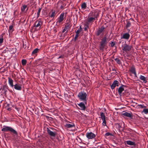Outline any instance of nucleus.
<instances>
[{
  "label": "nucleus",
  "instance_id": "393cba45",
  "mask_svg": "<svg viewBox=\"0 0 148 148\" xmlns=\"http://www.w3.org/2000/svg\"><path fill=\"white\" fill-rule=\"evenodd\" d=\"M14 31L13 25H11L9 26L8 32L9 33H12Z\"/></svg>",
  "mask_w": 148,
  "mask_h": 148
},
{
  "label": "nucleus",
  "instance_id": "bf43d9fd",
  "mask_svg": "<svg viewBox=\"0 0 148 148\" xmlns=\"http://www.w3.org/2000/svg\"><path fill=\"white\" fill-rule=\"evenodd\" d=\"M121 43V42H119V43Z\"/></svg>",
  "mask_w": 148,
  "mask_h": 148
},
{
  "label": "nucleus",
  "instance_id": "c756f323",
  "mask_svg": "<svg viewBox=\"0 0 148 148\" xmlns=\"http://www.w3.org/2000/svg\"><path fill=\"white\" fill-rule=\"evenodd\" d=\"M131 26V23L128 21H127V24L125 26V28L127 29Z\"/></svg>",
  "mask_w": 148,
  "mask_h": 148
},
{
  "label": "nucleus",
  "instance_id": "7ed1b4c3",
  "mask_svg": "<svg viewBox=\"0 0 148 148\" xmlns=\"http://www.w3.org/2000/svg\"><path fill=\"white\" fill-rule=\"evenodd\" d=\"M107 39V38L106 36H104L101 39L99 46V48L101 51H103L105 47L107 45L108 43Z\"/></svg>",
  "mask_w": 148,
  "mask_h": 148
},
{
  "label": "nucleus",
  "instance_id": "f03ea898",
  "mask_svg": "<svg viewBox=\"0 0 148 148\" xmlns=\"http://www.w3.org/2000/svg\"><path fill=\"white\" fill-rule=\"evenodd\" d=\"M3 127V128L1 130L2 132H5L9 131L14 135L17 136H18L17 132L12 127L5 125H4Z\"/></svg>",
  "mask_w": 148,
  "mask_h": 148
},
{
  "label": "nucleus",
  "instance_id": "473e14b6",
  "mask_svg": "<svg viewBox=\"0 0 148 148\" xmlns=\"http://www.w3.org/2000/svg\"><path fill=\"white\" fill-rule=\"evenodd\" d=\"M100 116L102 120L105 119V116L104 113L103 112H101Z\"/></svg>",
  "mask_w": 148,
  "mask_h": 148
},
{
  "label": "nucleus",
  "instance_id": "f257e3e1",
  "mask_svg": "<svg viewBox=\"0 0 148 148\" xmlns=\"http://www.w3.org/2000/svg\"><path fill=\"white\" fill-rule=\"evenodd\" d=\"M98 16V14H97L94 13L92 15V17L88 18L87 20L85 22L84 25L85 27L84 28V31L88 33V27L90 23L93 22L95 20V18H97Z\"/></svg>",
  "mask_w": 148,
  "mask_h": 148
},
{
  "label": "nucleus",
  "instance_id": "37998d69",
  "mask_svg": "<svg viewBox=\"0 0 148 148\" xmlns=\"http://www.w3.org/2000/svg\"><path fill=\"white\" fill-rule=\"evenodd\" d=\"M102 120L103 121V123H102L103 125V126H106V119H103Z\"/></svg>",
  "mask_w": 148,
  "mask_h": 148
},
{
  "label": "nucleus",
  "instance_id": "4468645a",
  "mask_svg": "<svg viewBox=\"0 0 148 148\" xmlns=\"http://www.w3.org/2000/svg\"><path fill=\"white\" fill-rule=\"evenodd\" d=\"M130 37V35L128 33H125L121 37V39H124L128 40Z\"/></svg>",
  "mask_w": 148,
  "mask_h": 148
},
{
  "label": "nucleus",
  "instance_id": "6e6552de",
  "mask_svg": "<svg viewBox=\"0 0 148 148\" xmlns=\"http://www.w3.org/2000/svg\"><path fill=\"white\" fill-rule=\"evenodd\" d=\"M105 29V28L103 26H102L100 28H99L96 33V35L97 36H99L100 35L103 34Z\"/></svg>",
  "mask_w": 148,
  "mask_h": 148
},
{
  "label": "nucleus",
  "instance_id": "a18cd8bd",
  "mask_svg": "<svg viewBox=\"0 0 148 148\" xmlns=\"http://www.w3.org/2000/svg\"><path fill=\"white\" fill-rule=\"evenodd\" d=\"M140 108H144L145 107V106H144L143 105H140Z\"/></svg>",
  "mask_w": 148,
  "mask_h": 148
},
{
  "label": "nucleus",
  "instance_id": "5701e85b",
  "mask_svg": "<svg viewBox=\"0 0 148 148\" xmlns=\"http://www.w3.org/2000/svg\"><path fill=\"white\" fill-rule=\"evenodd\" d=\"M126 144L130 146H135V143L132 142L130 140H127L126 141Z\"/></svg>",
  "mask_w": 148,
  "mask_h": 148
},
{
  "label": "nucleus",
  "instance_id": "f704fd0d",
  "mask_svg": "<svg viewBox=\"0 0 148 148\" xmlns=\"http://www.w3.org/2000/svg\"><path fill=\"white\" fill-rule=\"evenodd\" d=\"M27 63V61L23 59L21 61V63L23 66H25Z\"/></svg>",
  "mask_w": 148,
  "mask_h": 148
},
{
  "label": "nucleus",
  "instance_id": "1a4fd4ad",
  "mask_svg": "<svg viewBox=\"0 0 148 148\" xmlns=\"http://www.w3.org/2000/svg\"><path fill=\"white\" fill-rule=\"evenodd\" d=\"M65 5V4L64 2H59L58 3L57 8L59 9H63Z\"/></svg>",
  "mask_w": 148,
  "mask_h": 148
},
{
  "label": "nucleus",
  "instance_id": "0eeeda50",
  "mask_svg": "<svg viewBox=\"0 0 148 148\" xmlns=\"http://www.w3.org/2000/svg\"><path fill=\"white\" fill-rule=\"evenodd\" d=\"M8 88V87L7 85H3L0 88V91L1 90L0 93L1 94L6 95Z\"/></svg>",
  "mask_w": 148,
  "mask_h": 148
},
{
  "label": "nucleus",
  "instance_id": "e2e57ef3",
  "mask_svg": "<svg viewBox=\"0 0 148 148\" xmlns=\"http://www.w3.org/2000/svg\"><path fill=\"white\" fill-rule=\"evenodd\" d=\"M83 47H82V49H83Z\"/></svg>",
  "mask_w": 148,
  "mask_h": 148
},
{
  "label": "nucleus",
  "instance_id": "b1692460",
  "mask_svg": "<svg viewBox=\"0 0 148 148\" xmlns=\"http://www.w3.org/2000/svg\"><path fill=\"white\" fill-rule=\"evenodd\" d=\"M79 107H78L79 109L83 110V102H82L79 103H77Z\"/></svg>",
  "mask_w": 148,
  "mask_h": 148
},
{
  "label": "nucleus",
  "instance_id": "e433bc0d",
  "mask_svg": "<svg viewBox=\"0 0 148 148\" xmlns=\"http://www.w3.org/2000/svg\"><path fill=\"white\" fill-rule=\"evenodd\" d=\"M41 9H42V8H39L38 9V12H37V18H38L39 17V16H40V12H41Z\"/></svg>",
  "mask_w": 148,
  "mask_h": 148
},
{
  "label": "nucleus",
  "instance_id": "ddd939ff",
  "mask_svg": "<svg viewBox=\"0 0 148 148\" xmlns=\"http://www.w3.org/2000/svg\"><path fill=\"white\" fill-rule=\"evenodd\" d=\"M119 83L118 81L116 80H115L111 85V88L112 89H114L116 86H119Z\"/></svg>",
  "mask_w": 148,
  "mask_h": 148
},
{
  "label": "nucleus",
  "instance_id": "09e8293b",
  "mask_svg": "<svg viewBox=\"0 0 148 148\" xmlns=\"http://www.w3.org/2000/svg\"><path fill=\"white\" fill-rule=\"evenodd\" d=\"M133 74H134L135 77H137V78L138 77L136 75V72H135V73H134Z\"/></svg>",
  "mask_w": 148,
  "mask_h": 148
},
{
  "label": "nucleus",
  "instance_id": "8fccbe9b",
  "mask_svg": "<svg viewBox=\"0 0 148 148\" xmlns=\"http://www.w3.org/2000/svg\"><path fill=\"white\" fill-rule=\"evenodd\" d=\"M81 8L82 9L83 8V3H82L81 5Z\"/></svg>",
  "mask_w": 148,
  "mask_h": 148
},
{
  "label": "nucleus",
  "instance_id": "cd10ccee",
  "mask_svg": "<svg viewBox=\"0 0 148 148\" xmlns=\"http://www.w3.org/2000/svg\"><path fill=\"white\" fill-rule=\"evenodd\" d=\"M66 127L67 128H72L74 127L75 125L73 123L67 124L66 125Z\"/></svg>",
  "mask_w": 148,
  "mask_h": 148
},
{
  "label": "nucleus",
  "instance_id": "412c9836",
  "mask_svg": "<svg viewBox=\"0 0 148 148\" xmlns=\"http://www.w3.org/2000/svg\"><path fill=\"white\" fill-rule=\"evenodd\" d=\"M14 88L16 90H20L22 89V88L19 84H16L14 85Z\"/></svg>",
  "mask_w": 148,
  "mask_h": 148
},
{
  "label": "nucleus",
  "instance_id": "4c0bfd02",
  "mask_svg": "<svg viewBox=\"0 0 148 148\" xmlns=\"http://www.w3.org/2000/svg\"><path fill=\"white\" fill-rule=\"evenodd\" d=\"M142 112H144L145 114H148V109H144Z\"/></svg>",
  "mask_w": 148,
  "mask_h": 148
},
{
  "label": "nucleus",
  "instance_id": "4be33fe9",
  "mask_svg": "<svg viewBox=\"0 0 148 148\" xmlns=\"http://www.w3.org/2000/svg\"><path fill=\"white\" fill-rule=\"evenodd\" d=\"M8 80L9 84L11 87H13L14 86L13 84V80L11 78L9 77L8 78Z\"/></svg>",
  "mask_w": 148,
  "mask_h": 148
},
{
  "label": "nucleus",
  "instance_id": "a19ab883",
  "mask_svg": "<svg viewBox=\"0 0 148 148\" xmlns=\"http://www.w3.org/2000/svg\"><path fill=\"white\" fill-rule=\"evenodd\" d=\"M111 43H110V44L111 46V47H114L115 44V42L111 41Z\"/></svg>",
  "mask_w": 148,
  "mask_h": 148
},
{
  "label": "nucleus",
  "instance_id": "f8f14e48",
  "mask_svg": "<svg viewBox=\"0 0 148 148\" xmlns=\"http://www.w3.org/2000/svg\"><path fill=\"white\" fill-rule=\"evenodd\" d=\"M47 132L48 134L50 136L54 137L56 136V134L55 132L51 131L48 128H47Z\"/></svg>",
  "mask_w": 148,
  "mask_h": 148
},
{
  "label": "nucleus",
  "instance_id": "a878e982",
  "mask_svg": "<svg viewBox=\"0 0 148 148\" xmlns=\"http://www.w3.org/2000/svg\"><path fill=\"white\" fill-rule=\"evenodd\" d=\"M8 51L12 52V54H14L16 51V48H10L9 49Z\"/></svg>",
  "mask_w": 148,
  "mask_h": 148
},
{
  "label": "nucleus",
  "instance_id": "a211bd4d",
  "mask_svg": "<svg viewBox=\"0 0 148 148\" xmlns=\"http://www.w3.org/2000/svg\"><path fill=\"white\" fill-rule=\"evenodd\" d=\"M77 97L81 101L83 100V92L81 91L77 95Z\"/></svg>",
  "mask_w": 148,
  "mask_h": 148
},
{
  "label": "nucleus",
  "instance_id": "13d9d810",
  "mask_svg": "<svg viewBox=\"0 0 148 148\" xmlns=\"http://www.w3.org/2000/svg\"><path fill=\"white\" fill-rule=\"evenodd\" d=\"M88 110V109H87V110L86 109V111L87 112H88V111H87Z\"/></svg>",
  "mask_w": 148,
  "mask_h": 148
},
{
  "label": "nucleus",
  "instance_id": "603ef678",
  "mask_svg": "<svg viewBox=\"0 0 148 148\" xmlns=\"http://www.w3.org/2000/svg\"><path fill=\"white\" fill-rule=\"evenodd\" d=\"M8 110V111H10L11 110V109L10 108H8L7 109Z\"/></svg>",
  "mask_w": 148,
  "mask_h": 148
},
{
  "label": "nucleus",
  "instance_id": "58836bf2",
  "mask_svg": "<svg viewBox=\"0 0 148 148\" xmlns=\"http://www.w3.org/2000/svg\"><path fill=\"white\" fill-rule=\"evenodd\" d=\"M88 7H89V5H88L86 3L84 2V10L86 9Z\"/></svg>",
  "mask_w": 148,
  "mask_h": 148
},
{
  "label": "nucleus",
  "instance_id": "052dcab7",
  "mask_svg": "<svg viewBox=\"0 0 148 148\" xmlns=\"http://www.w3.org/2000/svg\"><path fill=\"white\" fill-rule=\"evenodd\" d=\"M7 106H9V104H8V105Z\"/></svg>",
  "mask_w": 148,
  "mask_h": 148
},
{
  "label": "nucleus",
  "instance_id": "c9c22d12",
  "mask_svg": "<svg viewBox=\"0 0 148 148\" xmlns=\"http://www.w3.org/2000/svg\"><path fill=\"white\" fill-rule=\"evenodd\" d=\"M85 83H86V84H84V87L88 86H89L90 85V82L88 81H86V82H85Z\"/></svg>",
  "mask_w": 148,
  "mask_h": 148
},
{
  "label": "nucleus",
  "instance_id": "4d7b16f0",
  "mask_svg": "<svg viewBox=\"0 0 148 148\" xmlns=\"http://www.w3.org/2000/svg\"><path fill=\"white\" fill-rule=\"evenodd\" d=\"M113 71H115L116 70L114 69H112Z\"/></svg>",
  "mask_w": 148,
  "mask_h": 148
},
{
  "label": "nucleus",
  "instance_id": "de8ad7c7",
  "mask_svg": "<svg viewBox=\"0 0 148 148\" xmlns=\"http://www.w3.org/2000/svg\"><path fill=\"white\" fill-rule=\"evenodd\" d=\"M63 58V56H60L59 58H58V59L61 58Z\"/></svg>",
  "mask_w": 148,
  "mask_h": 148
},
{
  "label": "nucleus",
  "instance_id": "3c124183",
  "mask_svg": "<svg viewBox=\"0 0 148 148\" xmlns=\"http://www.w3.org/2000/svg\"><path fill=\"white\" fill-rule=\"evenodd\" d=\"M53 30L55 32H56L57 31V30L56 29H54Z\"/></svg>",
  "mask_w": 148,
  "mask_h": 148
},
{
  "label": "nucleus",
  "instance_id": "9b49d317",
  "mask_svg": "<svg viewBox=\"0 0 148 148\" xmlns=\"http://www.w3.org/2000/svg\"><path fill=\"white\" fill-rule=\"evenodd\" d=\"M88 96L87 94L86 93H84V111L85 109H86V107L87 106V105L86 103V97ZM89 106L88 104V106Z\"/></svg>",
  "mask_w": 148,
  "mask_h": 148
},
{
  "label": "nucleus",
  "instance_id": "ea45409f",
  "mask_svg": "<svg viewBox=\"0 0 148 148\" xmlns=\"http://www.w3.org/2000/svg\"><path fill=\"white\" fill-rule=\"evenodd\" d=\"M82 28L81 27V26H80V27H79V28L76 31V32H77L78 31V34H79V33L81 32L82 31Z\"/></svg>",
  "mask_w": 148,
  "mask_h": 148
},
{
  "label": "nucleus",
  "instance_id": "c85d7f7f",
  "mask_svg": "<svg viewBox=\"0 0 148 148\" xmlns=\"http://www.w3.org/2000/svg\"><path fill=\"white\" fill-rule=\"evenodd\" d=\"M78 32H75L76 33V35H75V37L73 38V40L74 41H75L76 40H77V38L79 37V34H78Z\"/></svg>",
  "mask_w": 148,
  "mask_h": 148
},
{
  "label": "nucleus",
  "instance_id": "79ce46f5",
  "mask_svg": "<svg viewBox=\"0 0 148 148\" xmlns=\"http://www.w3.org/2000/svg\"><path fill=\"white\" fill-rule=\"evenodd\" d=\"M105 136H112V134L110 132H107L106 134H105Z\"/></svg>",
  "mask_w": 148,
  "mask_h": 148
},
{
  "label": "nucleus",
  "instance_id": "aec40b11",
  "mask_svg": "<svg viewBox=\"0 0 148 148\" xmlns=\"http://www.w3.org/2000/svg\"><path fill=\"white\" fill-rule=\"evenodd\" d=\"M140 79L144 83H146L147 82V77H145L143 76L140 75L139 77Z\"/></svg>",
  "mask_w": 148,
  "mask_h": 148
},
{
  "label": "nucleus",
  "instance_id": "6ab92c4d",
  "mask_svg": "<svg viewBox=\"0 0 148 148\" xmlns=\"http://www.w3.org/2000/svg\"><path fill=\"white\" fill-rule=\"evenodd\" d=\"M56 12L55 10H52L51 11L50 14L49 16L50 17L53 18V19L54 18L55 16H56Z\"/></svg>",
  "mask_w": 148,
  "mask_h": 148
},
{
  "label": "nucleus",
  "instance_id": "2eb2a0df",
  "mask_svg": "<svg viewBox=\"0 0 148 148\" xmlns=\"http://www.w3.org/2000/svg\"><path fill=\"white\" fill-rule=\"evenodd\" d=\"M71 27L70 23V22L67 23L65 25L64 28L63 29L62 32L64 33L65 32L68 30V29Z\"/></svg>",
  "mask_w": 148,
  "mask_h": 148
},
{
  "label": "nucleus",
  "instance_id": "423d86ee",
  "mask_svg": "<svg viewBox=\"0 0 148 148\" xmlns=\"http://www.w3.org/2000/svg\"><path fill=\"white\" fill-rule=\"evenodd\" d=\"M122 50L126 52L129 51L131 49V46L124 43L122 45Z\"/></svg>",
  "mask_w": 148,
  "mask_h": 148
},
{
  "label": "nucleus",
  "instance_id": "39448f33",
  "mask_svg": "<svg viewBox=\"0 0 148 148\" xmlns=\"http://www.w3.org/2000/svg\"><path fill=\"white\" fill-rule=\"evenodd\" d=\"M64 12L60 14V16L57 19L56 25H60V23L63 21L64 18L65 17H64Z\"/></svg>",
  "mask_w": 148,
  "mask_h": 148
},
{
  "label": "nucleus",
  "instance_id": "680f3d73",
  "mask_svg": "<svg viewBox=\"0 0 148 148\" xmlns=\"http://www.w3.org/2000/svg\"><path fill=\"white\" fill-rule=\"evenodd\" d=\"M28 10V8L27 9V10H26V11H27Z\"/></svg>",
  "mask_w": 148,
  "mask_h": 148
},
{
  "label": "nucleus",
  "instance_id": "c03bdc74",
  "mask_svg": "<svg viewBox=\"0 0 148 148\" xmlns=\"http://www.w3.org/2000/svg\"><path fill=\"white\" fill-rule=\"evenodd\" d=\"M3 37H0V43H1L3 42Z\"/></svg>",
  "mask_w": 148,
  "mask_h": 148
},
{
  "label": "nucleus",
  "instance_id": "7c9ffc66",
  "mask_svg": "<svg viewBox=\"0 0 148 148\" xmlns=\"http://www.w3.org/2000/svg\"><path fill=\"white\" fill-rule=\"evenodd\" d=\"M115 62L119 65L121 64V62L118 58H116L114 59Z\"/></svg>",
  "mask_w": 148,
  "mask_h": 148
},
{
  "label": "nucleus",
  "instance_id": "f3484780",
  "mask_svg": "<svg viewBox=\"0 0 148 148\" xmlns=\"http://www.w3.org/2000/svg\"><path fill=\"white\" fill-rule=\"evenodd\" d=\"M125 86L122 85L121 86H120L118 89V92L119 95H120L122 92L124 90V87H125Z\"/></svg>",
  "mask_w": 148,
  "mask_h": 148
},
{
  "label": "nucleus",
  "instance_id": "dca6fc26",
  "mask_svg": "<svg viewBox=\"0 0 148 148\" xmlns=\"http://www.w3.org/2000/svg\"><path fill=\"white\" fill-rule=\"evenodd\" d=\"M122 114L126 117L132 118V113H129L126 112H123Z\"/></svg>",
  "mask_w": 148,
  "mask_h": 148
},
{
  "label": "nucleus",
  "instance_id": "864d4df0",
  "mask_svg": "<svg viewBox=\"0 0 148 148\" xmlns=\"http://www.w3.org/2000/svg\"><path fill=\"white\" fill-rule=\"evenodd\" d=\"M87 34H86V33H85V35H84V36H87Z\"/></svg>",
  "mask_w": 148,
  "mask_h": 148
},
{
  "label": "nucleus",
  "instance_id": "5fc2aeb1",
  "mask_svg": "<svg viewBox=\"0 0 148 148\" xmlns=\"http://www.w3.org/2000/svg\"><path fill=\"white\" fill-rule=\"evenodd\" d=\"M84 117H86V115H84Z\"/></svg>",
  "mask_w": 148,
  "mask_h": 148
},
{
  "label": "nucleus",
  "instance_id": "bb28decb",
  "mask_svg": "<svg viewBox=\"0 0 148 148\" xmlns=\"http://www.w3.org/2000/svg\"><path fill=\"white\" fill-rule=\"evenodd\" d=\"M130 71L131 73H132L133 74L134 73H135V72H136L135 71V69L133 66H132L131 67L130 69Z\"/></svg>",
  "mask_w": 148,
  "mask_h": 148
},
{
  "label": "nucleus",
  "instance_id": "9d476101",
  "mask_svg": "<svg viewBox=\"0 0 148 148\" xmlns=\"http://www.w3.org/2000/svg\"><path fill=\"white\" fill-rule=\"evenodd\" d=\"M86 136L88 139H91L95 138L96 136L94 133L91 132H90L89 133H87L86 134Z\"/></svg>",
  "mask_w": 148,
  "mask_h": 148
},
{
  "label": "nucleus",
  "instance_id": "6e6d98bb",
  "mask_svg": "<svg viewBox=\"0 0 148 148\" xmlns=\"http://www.w3.org/2000/svg\"><path fill=\"white\" fill-rule=\"evenodd\" d=\"M127 30L128 31V32H129L130 31V30H129L128 29H127Z\"/></svg>",
  "mask_w": 148,
  "mask_h": 148
},
{
  "label": "nucleus",
  "instance_id": "72a5a7b5",
  "mask_svg": "<svg viewBox=\"0 0 148 148\" xmlns=\"http://www.w3.org/2000/svg\"><path fill=\"white\" fill-rule=\"evenodd\" d=\"M27 8V5H24L21 8V10L22 12H23L25 10V9Z\"/></svg>",
  "mask_w": 148,
  "mask_h": 148
},
{
  "label": "nucleus",
  "instance_id": "20e7f679",
  "mask_svg": "<svg viewBox=\"0 0 148 148\" xmlns=\"http://www.w3.org/2000/svg\"><path fill=\"white\" fill-rule=\"evenodd\" d=\"M43 23V21L41 18H39L35 22L34 24V27H39L40 28Z\"/></svg>",
  "mask_w": 148,
  "mask_h": 148
},
{
  "label": "nucleus",
  "instance_id": "49530a36",
  "mask_svg": "<svg viewBox=\"0 0 148 148\" xmlns=\"http://www.w3.org/2000/svg\"><path fill=\"white\" fill-rule=\"evenodd\" d=\"M88 7L86 9V10H85V11H89L90 10V9H89Z\"/></svg>",
  "mask_w": 148,
  "mask_h": 148
},
{
  "label": "nucleus",
  "instance_id": "2f4dec72",
  "mask_svg": "<svg viewBox=\"0 0 148 148\" xmlns=\"http://www.w3.org/2000/svg\"><path fill=\"white\" fill-rule=\"evenodd\" d=\"M39 49L38 48L35 49L32 52V55H34L36 54V53L38 52Z\"/></svg>",
  "mask_w": 148,
  "mask_h": 148
}]
</instances>
